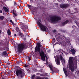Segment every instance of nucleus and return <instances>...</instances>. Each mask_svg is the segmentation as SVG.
Returning <instances> with one entry per match:
<instances>
[{
  "mask_svg": "<svg viewBox=\"0 0 79 79\" xmlns=\"http://www.w3.org/2000/svg\"><path fill=\"white\" fill-rule=\"evenodd\" d=\"M37 45L35 48V52H39L40 53V56H41V58L43 61H45V57L44 55V52H46L45 49L44 48H43L40 50V47H41V44L40 43H38L37 44Z\"/></svg>",
  "mask_w": 79,
  "mask_h": 79,
  "instance_id": "nucleus-1",
  "label": "nucleus"
},
{
  "mask_svg": "<svg viewBox=\"0 0 79 79\" xmlns=\"http://www.w3.org/2000/svg\"><path fill=\"white\" fill-rule=\"evenodd\" d=\"M28 47L27 44H20L17 46V52L19 53H21L24 49H27Z\"/></svg>",
  "mask_w": 79,
  "mask_h": 79,
  "instance_id": "nucleus-2",
  "label": "nucleus"
},
{
  "mask_svg": "<svg viewBox=\"0 0 79 79\" xmlns=\"http://www.w3.org/2000/svg\"><path fill=\"white\" fill-rule=\"evenodd\" d=\"M49 19V21H50L51 23H56L57 21H60V20L61 19V18L58 16L54 15L50 17Z\"/></svg>",
  "mask_w": 79,
  "mask_h": 79,
  "instance_id": "nucleus-3",
  "label": "nucleus"
},
{
  "mask_svg": "<svg viewBox=\"0 0 79 79\" xmlns=\"http://www.w3.org/2000/svg\"><path fill=\"white\" fill-rule=\"evenodd\" d=\"M73 57H70L69 58V67L70 69L71 70V71L72 72H74V65L73 63Z\"/></svg>",
  "mask_w": 79,
  "mask_h": 79,
  "instance_id": "nucleus-4",
  "label": "nucleus"
},
{
  "mask_svg": "<svg viewBox=\"0 0 79 79\" xmlns=\"http://www.w3.org/2000/svg\"><path fill=\"white\" fill-rule=\"evenodd\" d=\"M37 23L39 27H40V28H41L42 31L43 32H45L46 31V27L44 25L40 23L41 22V20H40V17H38V19H37Z\"/></svg>",
  "mask_w": 79,
  "mask_h": 79,
  "instance_id": "nucleus-5",
  "label": "nucleus"
},
{
  "mask_svg": "<svg viewBox=\"0 0 79 79\" xmlns=\"http://www.w3.org/2000/svg\"><path fill=\"white\" fill-rule=\"evenodd\" d=\"M16 74L19 78H23L25 74L24 71L23 69V70L18 69L16 71Z\"/></svg>",
  "mask_w": 79,
  "mask_h": 79,
  "instance_id": "nucleus-6",
  "label": "nucleus"
},
{
  "mask_svg": "<svg viewBox=\"0 0 79 79\" xmlns=\"http://www.w3.org/2000/svg\"><path fill=\"white\" fill-rule=\"evenodd\" d=\"M60 5V8L62 9H66L69 6V5L68 4H62Z\"/></svg>",
  "mask_w": 79,
  "mask_h": 79,
  "instance_id": "nucleus-7",
  "label": "nucleus"
},
{
  "mask_svg": "<svg viewBox=\"0 0 79 79\" xmlns=\"http://www.w3.org/2000/svg\"><path fill=\"white\" fill-rule=\"evenodd\" d=\"M69 22V21L68 20H66L65 22L61 23V26H64L65 24H68Z\"/></svg>",
  "mask_w": 79,
  "mask_h": 79,
  "instance_id": "nucleus-8",
  "label": "nucleus"
},
{
  "mask_svg": "<svg viewBox=\"0 0 79 79\" xmlns=\"http://www.w3.org/2000/svg\"><path fill=\"white\" fill-rule=\"evenodd\" d=\"M21 27L23 31H25V30H26V27L24 26V23H21Z\"/></svg>",
  "mask_w": 79,
  "mask_h": 79,
  "instance_id": "nucleus-9",
  "label": "nucleus"
},
{
  "mask_svg": "<svg viewBox=\"0 0 79 79\" xmlns=\"http://www.w3.org/2000/svg\"><path fill=\"white\" fill-rule=\"evenodd\" d=\"M56 62L57 65H60V59L58 58Z\"/></svg>",
  "mask_w": 79,
  "mask_h": 79,
  "instance_id": "nucleus-10",
  "label": "nucleus"
},
{
  "mask_svg": "<svg viewBox=\"0 0 79 79\" xmlns=\"http://www.w3.org/2000/svg\"><path fill=\"white\" fill-rule=\"evenodd\" d=\"M63 71L64 73V74L65 75V77H66L68 76V75L67 74V71L66 70V69H64V68H63Z\"/></svg>",
  "mask_w": 79,
  "mask_h": 79,
  "instance_id": "nucleus-11",
  "label": "nucleus"
},
{
  "mask_svg": "<svg viewBox=\"0 0 79 79\" xmlns=\"http://www.w3.org/2000/svg\"><path fill=\"white\" fill-rule=\"evenodd\" d=\"M6 55H7V52L6 51H4L1 54L2 56H5Z\"/></svg>",
  "mask_w": 79,
  "mask_h": 79,
  "instance_id": "nucleus-12",
  "label": "nucleus"
},
{
  "mask_svg": "<svg viewBox=\"0 0 79 79\" xmlns=\"http://www.w3.org/2000/svg\"><path fill=\"white\" fill-rule=\"evenodd\" d=\"M71 51L73 54H75L76 53V50H75V49H71Z\"/></svg>",
  "mask_w": 79,
  "mask_h": 79,
  "instance_id": "nucleus-13",
  "label": "nucleus"
},
{
  "mask_svg": "<svg viewBox=\"0 0 79 79\" xmlns=\"http://www.w3.org/2000/svg\"><path fill=\"white\" fill-rule=\"evenodd\" d=\"M3 8L5 10V12H8V8H7L6 7L4 6Z\"/></svg>",
  "mask_w": 79,
  "mask_h": 79,
  "instance_id": "nucleus-14",
  "label": "nucleus"
},
{
  "mask_svg": "<svg viewBox=\"0 0 79 79\" xmlns=\"http://www.w3.org/2000/svg\"><path fill=\"white\" fill-rule=\"evenodd\" d=\"M33 10H34V12H35L36 13H37L38 12L37 9L35 7L34 8H33Z\"/></svg>",
  "mask_w": 79,
  "mask_h": 79,
  "instance_id": "nucleus-15",
  "label": "nucleus"
},
{
  "mask_svg": "<svg viewBox=\"0 0 79 79\" xmlns=\"http://www.w3.org/2000/svg\"><path fill=\"white\" fill-rule=\"evenodd\" d=\"M19 35L20 36V37H24V35H23V34L22 33L20 32H19Z\"/></svg>",
  "mask_w": 79,
  "mask_h": 79,
  "instance_id": "nucleus-16",
  "label": "nucleus"
},
{
  "mask_svg": "<svg viewBox=\"0 0 79 79\" xmlns=\"http://www.w3.org/2000/svg\"><path fill=\"white\" fill-rule=\"evenodd\" d=\"M74 64L76 66H77V60L76 59H75L74 60Z\"/></svg>",
  "mask_w": 79,
  "mask_h": 79,
  "instance_id": "nucleus-17",
  "label": "nucleus"
},
{
  "mask_svg": "<svg viewBox=\"0 0 79 79\" xmlns=\"http://www.w3.org/2000/svg\"><path fill=\"white\" fill-rule=\"evenodd\" d=\"M16 30L18 32H21V31L19 30V29L18 27H17L16 28Z\"/></svg>",
  "mask_w": 79,
  "mask_h": 79,
  "instance_id": "nucleus-18",
  "label": "nucleus"
},
{
  "mask_svg": "<svg viewBox=\"0 0 79 79\" xmlns=\"http://www.w3.org/2000/svg\"><path fill=\"white\" fill-rule=\"evenodd\" d=\"M48 66L50 68V70H51V71H53V69H52V65H50V64H49Z\"/></svg>",
  "mask_w": 79,
  "mask_h": 79,
  "instance_id": "nucleus-19",
  "label": "nucleus"
},
{
  "mask_svg": "<svg viewBox=\"0 0 79 79\" xmlns=\"http://www.w3.org/2000/svg\"><path fill=\"white\" fill-rule=\"evenodd\" d=\"M7 34L9 35H11V31H10V29H8L7 31Z\"/></svg>",
  "mask_w": 79,
  "mask_h": 79,
  "instance_id": "nucleus-20",
  "label": "nucleus"
},
{
  "mask_svg": "<svg viewBox=\"0 0 79 79\" xmlns=\"http://www.w3.org/2000/svg\"><path fill=\"white\" fill-rule=\"evenodd\" d=\"M54 72L55 73H58V72H59V70H58V69H54Z\"/></svg>",
  "mask_w": 79,
  "mask_h": 79,
  "instance_id": "nucleus-21",
  "label": "nucleus"
},
{
  "mask_svg": "<svg viewBox=\"0 0 79 79\" xmlns=\"http://www.w3.org/2000/svg\"><path fill=\"white\" fill-rule=\"evenodd\" d=\"M4 19V16H0V20H3Z\"/></svg>",
  "mask_w": 79,
  "mask_h": 79,
  "instance_id": "nucleus-22",
  "label": "nucleus"
},
{
  "mask_svg": "<svg viewBox=\"0 0 79 79\" xmlns=\"http://www.w3.org/2000/svg\"><path fill=\"white\" fill-rule=\"evenodd\" d=\"M59 58L60 60H61V61H63V56H60L59 57Z\"/></svg>",
  "mask_w": 79,
  "mask_h": 79,
  "instance_id": "nucleus-23",
  "label": "nucleus"
},
{
  "mask_svg": "<svg viewBox=\"0 0 79 79\" xmlns=\"http://www.w3.org/2000/svg\"><path fill=\"white\" fill-rule=\"evenodd\" d=\"M35 75H33L31 77V79H34V78H35Z\"/></svg>",
  "mask_w": 79,
  "mask_h": 79,
  "instance_id": "nucleus-24",
  "label": "nucleus"
},
{
  "mask_svg": "<svg viewBox=\"0 0 79 79\" xmlns=\"http://www.w3.org/2000/svg\"><path fill=\"white\" fill-rule=\"evenodd\" d=\"M28 61H31V57L28 56Z\"/></svg>",
  "mask_w": 79,
  "mask_h": 79,
  "instance_id": "nucleus-25",
  "label": "nucleus"
},
{
  "mask_svg": "<svg viewBox=\"0 0 79 79\" xmlns=\"http://www.w3.org/2000/svg\"><path fill=\"white\" fill-rule=\"evenodd\" d=\"M24 66L25 67H27L28 66V65L27 64H25Z\"/></svg>",
  "mask_w": 79,
  "mask_h": 79,
  "instance_id": "nucleus-26",
  "label": "nucleus"
},
{
  "mask_svg": "<svg viewBox=\"0 0 79 79\" xmlns=\"http://www.w3.org/2000/svg\"><path fill=\"white\" fill-rule=\"evenodd\" d=\"M37 79H44L43 78L37 77Z\"/></svg>",
  "mask_w": 79,
  "mask_h": 79,
  "instance_id": "nucleus-27",
  "label": "nucleus"
},
{
  "mask_svg": "<svg viewBox=\"0 0 79 79\" xmlns=\"http://www.w3.org/2000/svg\"><path fill=\"white\" fill-rule=\"evenodd\" d=\"M75 23L77 25L78 23L77 22V21H75Z\"/></svg>",
  "mask_w": 79,
  "mask_h": 79,
  "instance_id": "nucleus-28",
  "label": "nucleus"
},
{
  "mask_svg": "<svg viewBox=\"0 0 79 79\" xmlns=\"http://www.w3.org/2000/svg\"><path fill=\"white\" fill-rule=\"evenodd\" d=\"M13 14L14 15V16H16V13H13Z\"/></svg>",
  "mask_w": 79,
  "mask_h": 79,
  "instance_id": "nucleus-29",
  "label": "nucleus"
},
{
  "mask_svg": "<svg viewBox=\"0 0 79 79\" xmlns=\"http://www.w3.org/2000/svg\"><path fill=\"white\" fill-rule=\"evenodd\" d=\"M53 32H54V33H55V32H56V30H54L53 31Z\"/></svg>",
  "mask_w": 79,
  "mask_h": 79,
  "instance_id": "nucleus-30",
  "label": "nucleus"
},
{
  "mask_svg": "<svg viewBox=\"0 0 79 79\" xmlns=\"http://www.w3.org/2000/svg\"><path fill=\"white\" fill-rule=\"evenodd\" d=\"M31 5H27V6L28 7H31Z\"/></svg>",
  "mask_w": 79,
  "mask_h": 79,
  "instance_id": "nucleus-31",
  "label": "nucleus"
},
{
  "mask_svg": "<svg viewBox=\"0 0 79 79\" xmlns=\"http://www.w3.org/2000/svg\"><path fill=\"white\" fill-rule=\"evenodd\" d=\"M44 56H45V57L46 58V59H47V55L46 54H45V55L44 54Z\"/></svg>",
  "mask_w": 79,
  "mask_h": 79,
  "instance_id": "nucleus-32",
  "label": "nucleus"
},
{
  "mask_svg": "<svg viewBox=\"0 0 79 79\" xmlns=\"http://www.w3.org/2000/svg\"><path fill=\"white\" fill-rule=\"evenodd\" d=\"M12 24H13V25H15V23H14V22H11Z\"/></svg>",
  "mask_w": 79,
  "mask_h": 79,
  "instance_id": "nucleus-33",
  "label": "nucleus"
},
{
  "mask_svg": "<svg viewBox=\"0 0 79 79\" xmlns=\"http://www.w3.org/2000/svg\"><path fill=\"white\" fill-rule=\"evenodd\" d=\"M63 62L64 63H65V60H64V59H63Z\"/></svg>",
  "mask_w": 79,
  "mask_h": 79,
  "instance_id": "nucleus-34",
  "label": "nucleus"
},
{
  "mask_svg": "<svg viewBox=\"0 0 79 79\" xmlns=\"http://www.w3.org/2000/svg\"><path fill=\"white\" fill-rule=\"evenodd\" d=\"M7 64H8V65H10V63H7Z\"/></svg>",
  "mask_w": 79,
  "mask_h": 79,
  "instance_id": "nucleus-35",
  "label": "nucleus"
},
{
  "mask_svg": "<svg viewBox=\"0 0 79 79\" xmlns=\"http://www.w3.org/2000/svg\"><path fill=\"white\" fill-rule=\"evenodd\" d=\"M14 35L15 37H17V35H16L15 34Z\"/></svg>",
  "mask_w": 79,
  "mask_h": 79,
  "instance_id": "nucleus-36",
  "label": "nucleus"
},
{
  "mask_svg": "<svg viewBox=\"0 0 79 79\" xmlns=\"http://www.w3.org/2000/svg\"><path fill=\"white\" fill-rule=\"evenodd\" d=\"M2 4L3 5H5V3H4V2H2Z\"/></svg>",
  "mask_w": 79,
  "mask_h": 79,
  "instance_id": "nucleus-37",
  "label": "nucleus"
},
{
  "mask_svg": "<svg viewBox=\"0 0 79 79\" xmlns=\"http://www.w3.org/2000/svg\"><path fill=\"white\" fill-rule=\"evenodd\" d=\"M2 13V10H0V13Z\"/></svg>",
  "mask_w": 79,
  "mask_h": 79,
  "instance_id": "nucleus-38",
  "label": "nucleus"
},
{
  "mask_svg": "<svg viewBox=\"0 0 79 79\" xmlns=\"http://www.w3.org/2000/svg\"><path fill=\"white\" fill-rule=\"evenodd\" d=\"M12 12H13V13H15V10H13Z\"/></svg>",
  "mask_w": 79,
  "mask_h": 79,
  "instance_id": "nucleus-39",
  "label": "nucleus"
},
{
  "mask_svg": "<svg viewBox=\"0 0 79 79\" xmlns=\"http://www.w3.org/2000/svg\"><path fill=\"white\" fill-rule=\"evenodd\" d=\"M77 0V2H78V3H79V0Z\"/></svg>",
  "mask_w": 79,
  "mask_h": 79,
  "instance_id": "nucleus-40",
  "label": "nucleus"
},
{
  "mask_svg": "<svg viewBox=\"0 0 79 79\" xmlns=\"http://www.w3.org/2000/svg\"><path fill=\"white\" fill-rule=\"evenodd\" d=\"M10 22H11V23H12V22H13V20H10Z\"/></svg>",
  "mask_w": 79,
  "mask_h": 79,
  "instance_id": "nucleus-41",
  "label": "nucleus"
},
{
  "mask_svg": "<svg viewBox=\"0 0 79 79\" xmlns=\"http://www.w3.org/2000/svg\"><path fill=\"white\" fill-rule=\"evenodd\" d=\"M1 33H2V31L0 29V34H1Z\"/></svg>",
  "mask_w": 79,
  "mask_h": 79,
  "instance_id": "nucleus-42",
  "label": "nucleus"
},
{
  "mask_svg": "<svg viewBox=\"0 0 79 79\" xmlns=\"http://www.w3.org/2000/svg\"><path fill=\"white\" fill-rule=\"evenodd\" d=\"M20 62L21 63H23V60H20Z\"/></svg>",
  "mask_w": 79,
  "mask_h": 79,
  "instance_id": "nucleus-43",
  "label": "nucleus"
},
{
  "mask_svg": "<svg viewBox=\"0 0 79 79\" xmlns=\"http://www.w3.org/2000/svg\"><path fill=\"white\" fill-rule=\"evenodd\" d=\"M5 72V71H3L2 72V73H4Z\"/></svg>",
  "mask_w": 79,
  "mask_h": 79,
  "instance_id": "nucleus-44",
  "label": "nucleus"
},
{
  "mask_svg": "<svg viewBox=\"0 0 79 79\" xmlns=\"http://www.w3.org/2000/svg\"><path fill=\"white\" fill-rule=\"evenodd\" d=\"M42 71H43V69H42L41 70V72H42Z\"/></svg>",
  "mask_w": 79,
  "mask_h": 79,
  "instance_id": "nucleus-45",
  "label": "nucleus"
},
{
  "mask_svg": "<svg viewBox=\"0 0 79 79\" xmlns=\"http://www.w3.org/2000/svg\"><path fill=\"white\" fill-rule=\"evenodd\" d=\"M2 62V61L1 60H0V63H1Z\"/></svg>",
  "mask_w": 79,
  "mask_h": 79,
  "instance_id": "nucleus-46",
  "label": "nucleus"
},
{
  "mask_svg": "<svg viewBox=\"0 0 79 79\" xmlns=\"http://www.w3.org/2000/svg\"><path fill=\"white\" fill-rule=\"evenodd\" d=\"M16 2H14V5H16Z\"/></svg>",
  "mask_w": 79,
  "mask_h": 79,
  "instance_id": "nucleus-47",
  "label": "nucleus"
},
{
  "mask_svg": "<svg viewBox=\"0 0 79 79\" xmlns=\"http://www.w3.org/2000/svg\"><path fill=\"white\" fill-rule=\"evenodd\" d=\"M53 40H55V38H53Z\"/></svg>",
  "mask_w": 79,
  "mask_h": 79,
  "instance_id": "nucleus-48",
  "label": "nucleus"
},
{
  "mask_svg": "<svg viewBox=\"0 0 79 79\" xmlns=\"http://www.w3.org/2000/svg\"><path fill=\"white\" fill-rule=\"evenodd\" d=\"M45 79H48V77H46L45 78Z\"/></svg>",
  "mask_w": 79,
  "mask_h": 79,
  "instance_id": "nucleus-49",
  "label": "nucleus"
},
{
  "mask_svg": "<svg viewBox=\"0 0 79 79\" xmlns=\"http://www.w3.org/2000/svg\"><path fill=\"white\" fill-rule=\"evenodd\" d=\"M17 64H19V62H18Z\"/></svg>",
  "mask_w": 79,
  "mask_h": 79,
  "instance_id": "nucleus-50",
  "label": "nucleus"
},
{
  "mask_svg": "<svg viewBox=\"0 0 79 79\" xmlns=\"http://www.w3.org/2000/svg\"><path fill=\"white\" fill-rule=\"evenodd\" d=\"M40 44H41V42H40Z\"/></svg>",
  "mask_w": 79,
  "mask_h": 79,
  "instance_id": "nucleus-51",
  "label": "nucleus"
},
{
  "mask_svg": "<svg viewBox=\"0 0 79 79\" xmlns=\"http://www.w3.org/2000/svg\"><path fill=\"white\" fill-rule=\"evenodd\" d=\"M43 41H44L43 40H42V42H43Z\"/></svg>",
  "mask_w": 79,
  "mask_h": 79,
  "instance_id": "nucleus-52",
  "label": "nucleus"
},
{
  "mask_svg": "<svg viewBox=\"0 0 79 79\" xmlns=\"http://www.w3.org/2000/svg\"><path fill=\"white\" fill-rule=\"evenodd\" d=\"M72 27H73V26H72Z\"/></svg>",
  "mask_w": 79,
  "mask_h": 79,
  "instance_id": "nucleus-53",
  "label": "nucleus"
},
{
  "mask_svg": "<svg viewBox=\"0 0 79 79\" xmlns=\"http://www.w3.org/2000/svg\"><path fill=\"white\" fill-rule=\"evenodd\" d=\"M0 68H1V67H0Z\"/></svg>",
  "mask_w": 79,
  "mask_h": 79,
  "instance_id": "nucleus-54",
  "label": "nucleus"
}]
</instances>
